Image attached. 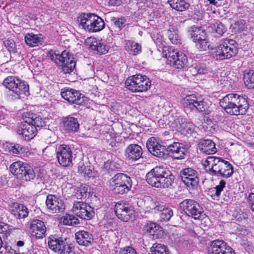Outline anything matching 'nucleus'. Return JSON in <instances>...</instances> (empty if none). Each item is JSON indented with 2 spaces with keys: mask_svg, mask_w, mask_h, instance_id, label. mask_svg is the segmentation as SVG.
<instances>
[{
  "mask_svg": "<svg viewBox=\"0 0 254 254\" xmlns=\"http://www.w3.org/2000/svg\"><path fill=\"white\" fill-rule=\"evenodd\" d=\"M144 230L152 235L154 239L161 238L163 235L162 228L155 223H148L144 226Z\"/></svg>",
  "mask_w": 254,
  "mask_h": 254,
  "instance_id": "nucleus-28",
  "label": "nucleus"
},
{
  "mask_svg": "<svg viewBox=\"0 0 254 254\" xmlns=\"http://www.w3.org/2000/svg\"><path fill=\"white\" fill-rule=\"evenodd\" d=\"M199 149L206 154H212L217 151L215 144L209 139L203 140L200 144Z\"/></svg>",
  "mask_w": 254,
  "mask_h": 254,
  "instance_id": "nucleus-32",
  "label": "nucleus"
},
{
  "mask_svg": "<svg viewBox=\"0 0 254 254\" xmlns=\"http://www.w3.org/2000/svg\"><path fill=\"white\" fill-rule=\"evenodd\" d=\"M27 120L32 125V126L36 127L37 130L46 126V123L42 118L36 115H31V117H28Z\"/></svg>",
  "mask_w": 254,
  "mask_h": 254,
  "instance_id": "nucleus-43",
  "label": "nucleus"
},
{
  "mask_svg": "<svg viewBox=\"0 0 254 254\" xmlns=\"http://www.w3.org/2000/svg\"><path fill=\"white\" fill-rule=\"evenodd\" d=\"M209 254H235L234 251L227 243L222 240H215L211 242Z\"/></svg>",
  "mask_w": 254,
  "mask_h": 254,
  "instance_id": "nucleus-17",
  "label": "nucleus"
},
{
  "mask_svg": "<svg viewBox=\"0 0 254 254\" xmlns=\"http://www.w3.org/2000/svg\"><path fill=\"white\" fill-rule=\"evenodd\" d=\"M236 42L230 39L221 40L215 48V57L217 60L229 59L237 53Z\"/></svg>",
  "mask_w": 254,
  "mask_h": 254,
  "instance_id": "nucleus-5",
  "label": "nucleus"
},
{
  "mask_svg": "<svg viewBox=\"0 0 254 254\" xmlns=\"http://www.w3.org/2000/svg\"><path fill=\"white\" fill-rule=\"evenodd\" d=\"M120 254H137L135 249L130 247H127L120 252Z\"/></svg>",
  "mask_w": 254,
  "mask_h": 254,
  "instance_id": "nucleus-56",
  "label": "nucleus"
},
{
  "mask_svg": "<svg viewBox=\"0 0 254 254\" xmlns=\"http://www.w3.org/2000/svg\"><path fill=\"white\" fill-rule=\"evenodd\" d=\"M168 35L170 40L173 44H178L180 43V39L177 31L174 30H171L169 29L168 30Z\"/></svg>",
  "mask_w": 254,
  "mask_h": 254,
  "instance_id": "nucleus-52",
  "label": "nucleus"
},
{
  "mask_svg": "<svg viewBox=\"0 0 254 254\" xmlns=\"http://www.w3.org/2000/svg\"><path fill=\"white\" fill-rule=\"evenodd\" d=\"M93 21H92L89 32H98L102 30L104 28L105 22L100 17L95 14Z\"/></svg>",
  "mask_w": 254,
  "mask_h": 254,
  "instance_id": "nucleus-36",
  "label": "nucleus"
},
{
  "mask_svg": "<svg viewBox=\"0 0 254 254\" xmlns=\"http://www.w3.org/2000/svg\"><path fill=\"white\" fill-rule=\"evenodd\" d=\"M48 244L50 249L60 254H67L73 249L71 244H68L67 239L51 236L48 239Z\"/></svg>",
  "mask_w": 254,
  "mask_h": 254,
  "instance_id": "nucleus-11",
  "label": "nucleus"
},
{
  "mask_svg": "<svg viewBox=\"0 0 254 254\" xmlns=\"http://www.w3.org/2000/svg\"><path fill=\"white\" fill-rule=\"evenodd\" d=\"M115 212L120 220L127 222L133 217L134 210L132 206L125 201H119L115 206Z\"/></svg>",
  "mask_w": 254,
  "mask_h": 254,
  "instance_id": "nucleus-12",
  "label": "nucleus"
},
{
  "mask_svg": "<svg viewBox=\"0 0 254 254\" xmlns=\"http://www.w3.org/2000/svg\"><path fill=\"white\" fill-rule=\"evenodd\" d=\"M226 185V182L224 180H221L219 185L211 189V192H214L215 196L219 197L221 191L223 190Z\"/></svg>",
  "mask_w": 254,
  "mask_h": 254,
  "instance_id": "nucleus-53",
  "label": "nucleus"
},
{
  "mask_svg": "<svg viewBox=\"0 0 254 254\" xmlns=\"http://www.w3.org/2000/svg\"><path fill=\"white\" fill-rule=\"evenodd\" d=\"M146 147L153 155L159 158L169 155L175 159H182L186 154V148L183 144L174 142L166 146L161 145L154 137H151L147 140Z\"/></svg>",
  "mask_w": 254,
  "mask_h": 254,
  "instance_id": "nucleus-1",
  "label": "nucleus"
},
{
  "mask_svg": "<svg viewBox=\"0 0 254 254\" xmlns=\"http://www.w3.org/2000/svg\"><path fill=\"white\" fill-rule=\"evenodd\" d=\"M219 104L230 115H244L249 109L245 98L236 94H229L220 100Z\"/></svg>",
  "mask_w": 254,
  "mask_h": 254,
  "instance_id": "nucleus-2",
  "label": "nucleus"
},
{
  "mask_svg": "<svg viewBox=\"0 0 254 254\" xmlns=\"http://www.w3.org/2000/svg\"><path fill=\"white\" fill-rule=\"evenodd\" d=\"M174 177L164 169L161 178H159L157 188L167 189L170 188L173 184Z\"/></svg>",
  "mask_w": 254,
  "mask_h": 254,
  "instance_id": "nucleus-27",
  "label": "nucleus"
},
{
  "mask_svg": "<svg viewBox=\"0 0 254 254\" xmlns=\"http://www.w3.org/2000/svg\"><path fill=\"white\" fill-rule=\"evenodd\" d=\"M197 42L198 49L200 51H205L209 47L208 42L206 38H203V39L198 41Z\"/></svg>",
  "mask_w": 254,
  "mask_h": 254,
  "instance_id": "nucleus-55",
  "label": "nucleus"
},
{
  "mask_svg": "<svg viewBox=\"0 0 254 254\" xmlns=\"http://www.w3.org/2000/svg\"><path fill=\"white\" fill-rule=\"evenodd\" d=\"M131 187L130 177L123 173H118L109 181V188L115 193H127Z\"/></svg>",
  "mask_w": 254,
  "mask_h": 254,
  "instance_id": "nucleus-8",
  "label": "nucleus"
},
{
  "mask_svg": "<svg viewBox=\"0 0 254 254\" xmlns=\"http://www.w3.org/2000/svg\"><path fill=\"white\" fill-rule=\"evenodd\" d=\"M9 150L13 154H19L21 151V148L18 145H10L9 146Z\"/></svg>",
  "mask_w": 254,
  "mask_h": 254,
  "instance_id": "nucleus-58",
  "label": "nucleus"
},
{
  "mask_svg": "<svg viewBox=\"0 0 254 254\" xmlns=\"http://www.w3.org/2000/svg\"><path fill=\"white\" fill-rule=\"evenodd\" d=\"M108 3L111 5H120L122 3V0H108Z\"/></svg>",
  "mask_w": 254,
  "mask_h": 254,
  "instance_id": "nucleus-59",
  "label": "nucleus"
},
{
  "mask_svg": "<svg viewBox=\"0 0 254 254\" xmlns=\"http://www.w3.org/2000/svg\"><path fill=\"white\" fill-rule=\"evenodd\" d=\"M2 245H3V242H2V241L1 239V237H0V249L2 247Z\"/></svg>",
  "mask_w": 254,
  "mask_h": 254,
  "instance_id": "nucleus-63",
  "label": "nucleus"
},
{
  "mask_svg": "<svg viewBox=\"0 0 254 254\" xmlns=\"http://www.w3.org/2000/svg\"><path fill=\"white\" fill-rule=\"evenodd\" d=\"M190 35L193 41L195 42L203 39V38L206 37L205 31L197 27L191 28Z\"/></svg>",
  "mask_w": 254,
  "mask_h": 254,
  "instance_id": "nucleus-39",
  "label": "nucleus"
},
{
  "mask_svg": "<svg viewBox=\"0 0 254 254\" xmlns=\"http://www.w3.org/2000/svg\"><path fill=\"white\" fill-rule=\"evenodd\" d=\"M248 202L251 210L254 212V193L252 192L249 194L248 198Z\"/></svg>",
  "mask_w": 254,
  "mask_h": 254,
  "instance_id": "nucleus-57",
  "label": "nucleus"
},
{
  "mask_svg": "<svg viewBox=\"0 0 254 254\" xmlns=\"http://www.w3.org/2000/svg\"><path fill=\"white\" fill-rule=\"evenodd\" d=\"M2 84L13 94L12 95L14 97L13 99H19L21 94H29L28 85L16 76H7L3 81Z\"/></svg>",
  "mask_w": 254,
  "mask_h": 254,
  "instance_id": "nucleus-7",
  "label": "nucleus"
},
{
  "mask_svg": "<svg viewBox=\"0 0 254 254\" xmlns=\"http://www.w3.org/2000/svg\"><path fill=\"white\" fill-rule=\"evenodd\" d=\"M152 254H170L167 246L158 243L154 244L150 248Z\"/></svg>",
  "mask_w": 254,
  "mask_h": 254,
  "instance_id": "nucleus-45",
  "label": "nucleus"
},
{
  "mask_svg": "<svg viewBox=\"0 0 254 254\" xmlns=\"http://www.w3.org/2000/svg\"><path fill=\"white\" fill-rule=\"evenodd\" d=\"M75 238L79 245L88 246L93 241L92 236L88 232L80 231L75 233Z\"/></svg>",
  "mask_w": 254,
  "mask_h": 254,
  "instance_id": "nucleus-29",
  "label": "nucleus"
},
{
  "mask_svg": "<svg viewBox=\"0 0 254 254\" xmlns=\"http://www.w3.org/2000/svg\"><path fill=\"white\" fill-rule=\"evenodd\" d=\"M72 151L69 146L60 145L57 150V157L59 164L63 167H68L72 163Z\"/></svg>",
  "mask_w": 254,
  "mask_h": 254,
  "instance_id": "nucleus-14",
  "label": "nucleus"
},
{
  "mask_svg": "<svg viewBox=\"0 0 254 254\" xmlns=\"http://www.w3.org/2000/svg\"><path fill=\"white\" fill-rule=\"evenodd\" d=\"M30 229L32 235L39 239L42 238L46 231L44 223L38 219H34L31 221Z\"/></svg>",
  "mask_w": 254,
  "mask_h": 254,
  "instance_id": "nucleus-26",
  "label": "nucleus"
},
{
  "mask_svg": "<svg viewBox=\"0 0 254 254\" xmlns=\"http://www.w3.org/2000/svg\"><path fill=\"white\" fill-rule=\"evenodd\" d=\"M47 57L53 61L59 67H61L64 73L71 72L75 66L74 58L70 53L64 51L61 54L56 53L54 51H50Z\"/></svg>",
  "mask_w": 254,
  "mask_h": 254,
  "instance_id": "nucleus-4",
  "label": "nucleus"
},
{
  "mask_svg": "<svg viewBox=\"0 0 254 254\" xmlns=\"http://www.w3.org/2000/svg\"><path fill=\"white\" fill-rule=\"evenodd\" d=\"M205 163L208 166L212 175L228 178L233 173L232 165L227 161L220 158L209 156L207 158Z\"/></svg>",
  "mask_w": 254,
  "mask_h": 254,
  "instance_id": "nucleus-3",
  "label": "nucleus"
},
{
  "mask_svg": "<svg viewBox=\"0 0 254 254\" xmlns=\"http://www.w3.org/2000/svg\"><path fill=\"white\" fill-rule=\"evenodd\" d=\"M172 127L182 134H187L194 131V126L192 122L182 117H179L172 123Z\"/></svg>",
  "mask_w": 254,
  "mask_h": 254,
  "instance_id": "nucleus-16",
  "label": "nucleus"
},
{
  "mask_svg": "<svg viewBox=\"0 0 254 254\" xmlns=\"http://www.w3.org/2000/svg\"><path fill=\"white\" fill-rule=\"evenodd\" d=\"M190 70L193 75L197 74H205L208 72V69L204 64L198 63L192 65Z\"/></svg>",
  "mask_w": 254,
  "mask_h": 254,
  "instance_id": "nucleus-46",
  "label": "nucleus"
},
{
  "mask_svg": "<svg viewBox=\"0 0 254 254\" xmlns=\"http://www.w3.org/2000/svg\"><path fill=\"white\" fill-rule=\"evenodd\" d=\"M88 187L87 186H81L77 190L76 193V196L78 199H84L86 198L88 194Z\"/></svg>",
  "mask_w": 254,
  "mask_h": 254,
  "instance_id": "nucleus-50",
  "label": "nucleus"
},
{
  "mask_svg": "<svg viewBox=\"0 0 254 254\" xmlns=\"http://www.w3.org/2000/svg\"><path fill=\"white\" fill-rule=\"evenodd\" d=\"M111 21L113 24V25L118 28V31H120L125 27L126 22V19L124 17H112L111 18Z\"/></svg>",
  "mask_w": 254,
  "mask_h": 254,
  "instance_id": "nucleus-48",
  "label": "nucleus"
},
{
  "mask_svg": "<svg viewBox=\"0 0 254 254\" xmlns=\"http://www.w3.org/2000/svg\"><path fill=\"white\" fill-rule=\"evenodd\" d=\"M164 55L167 59L168 62L170 64L172 63V62L175 60V59L177 57L179 52L172 48H165L164 50Z\"/></svg>",
  "mask_w": 254,
  "mask_h": 254,
  "instance_id": "nucleus-47",
  "label": "nucleus"
},
{
  "mask_svg": "<svg viewBox=\"0 0 254 254\" xmlns=\"http://www.w3.org/2000/svg\"><path fill=\"white\" fill-rule=\"evenodd\" d=\"M180 206L188 216L194 219H201L203 216L202 207L193 199L184 200L180 203Z\"/></svg>",
  "mask_w": 254,
  "mask_h": 254,
  "instance_id": "nucleus-10",
  "label": "nucleus"
},
{
  "mask_svg": "<svg viewBox=\"0 0 254 254\" xmlns=\"http://www.w3.org/2000/svg\"><path fill=\"white\" fill-rule=\"evenodd\" d=\"M210 4H213L216 6L222 5V0H207Z\"/></svg>",
  "mask_w": 254,
  "mask_h": 254,
  "instance_id": "nucleus-60",
  "label": "nucleus"
},
{
  "mask_svg": "<svg viewBox=\"0 0 254 254\" xmlns=\"http://www.w3.org/2000/svg\"><path fill=\"white\" fill-rule=\"evenodd\" d=\"M94 15L93 13H84L78 17L79 25L82 26L83 28L87 31H90Z\"/></svg>",
  "mask_w": 254,
  "mask_h": 254,
  "instance_id": "nucleus-31",
  "label": "nucleus"
},
{
  "mask_svg": "<svg viewBox=\"0 0 254 254\" xmlns=\"http://www.w3.org/2000/svg\"><path fill=\"white\" fill-rule=\"evenodd\" d=\"M188 61L187 56L181 53L178 54L177 57L170 64L175 66L178 68H182L188 65Z\"/></svg>",
  "mask_w": 254,
  "mask_h": 254,
  "instance_id": "nucleus-38",
  "label": "nucleus"
},
{
  "mask_svg": "<svg viewBox=\"0 0 254 254\" xmlns=\"http://www.w3.org/2000/svg\"><path fill=\"white\" fill-rule=\"evenodd\" d=\"M37 132L36 127L32 126L29 121L26 120L25 123L17 129V132L21 135L25 140H30L35 136Z\"/></svg>",
  "mask_w": 254,
  "mask_h": 254,
  "instance_id": "nucleus-23",
  "label": "nucleus"
},
{
  "mask_svg": "<svg viewBox=\"0 0 254 254\" xmlns=\"http://www.w3.org/2000/svg\"><path fill=\"white\" fill-rule=\"evenodd\" d=\"M208 29L216 37H221L227 30L224 25L219 21H216L211 23Z\"/></svg>",
  "mask_w": 254,
  "mask_h": 254,
  "instance_id": "nucleus-30",
  "label": "nucleus"
},
{
  "mask_svg": "<svg viewBox=\"0 0 254 254\" xmlns=\"http://www.w3.org/2000/svg\"><path fill=\"white\" fill-rule=\"evenodd\" d=\"M3 0H0V2L1 1V2H3Z\"/></svg>",
  "mask_w": 254,
  "mask_h": 254,
  "instance_id": "nucleus-64",
  "label": "nucleus"
},
{
  "mask_svg": "<svg viewBox=\"0 0 254 254\" xmlns=\"http://www.w3.org/2000/svg\"><path fill=\"white\" fill-rule=\"evenodd\" d=\"M46 204L47 208L53 213L63 212L65 209L64 203L62 200L54 195L49 194L47 195Z\"/></svg>",
  "mask_w": 254,
  "mask_h": 254,
  "instance_id": "nucleus-20",
  "label": "nucleus"
},
{
  "mask_svg": "<svg viewBox=\"0 0 254 254\" xmlns=\"http://www.w3.org/2000/svg\"><path fill=\"white\" fill-rule=\"evenodd\" d=\"M24 242L22 241H18L16 243V246L18 247H22L24 246Z\"/></svg>",
  "mask_w": 254,
  "mask_h": 254,
  "instance_id": "nucleus-62",
  "label": "nucleus"
},
{
  "mask_svg": "<svg viewBox=\"0 0 254 254\" xmlns=\"http://www.w3.org/2000/svg\"><path fill=\"white\" fill-rule=\"evenodd\" d=\"M7 229V226L3 223L0 222V233H2L6 231Z\"/></svg>",
  "mask_w": 254,
  "mask_h": 254,
  "instance_id": "nucleus-61",
  "label": "nucleus"
},
{
  "mask_svg": "<svg viewBox=\"0 0 254 254\" xmlns=\"http://www.w3.org/2000/svg\"><path fill=\"white\" fill-rule=\"evenodd\" d=\"M142 201L144 202L145 206L146 208L150 209H154L156 210V207L157 206L159 202H157L156 200H153V198L150 196H146L144 198V200Z\"/></svg>",
  "mask_w": 254,
  "mask_h": 254,
  "instance_id": "nucleus-51",
  "label": "nucleus"
},
{
  "mask_svg": "<svg viewBox=\"0 0 254 254\" xmlns=\"http://www.w3.org/2000/svg\"><path fill=\"white\" fill-rule=\"evenodd\" d=\"M71 210L74 214L84 219L89 220L94 215L93 208L82 201L74 202Z\"/></svg>",
  "mask_w": 254,
  "mask_h": 254,
  "instance_id": "nucleus-13",
  "label": "nucleus"
},
{
  "mask_svg": "<svg viewBox=\"0 0 254 254\" xmlns=\"http://www.w3.org/2000/svg\"><path fill=\"white\" fill-rule=\"evenodd\" d=\"M185 108L191 110H196L203 114L208 115L211 112V102L207 99H202L194 95L187 96L183 100Z\"/></svg>",
  "mask_w": 254,
  "mask_h": 254,
  "instance_id": "nucleus-6",
  "label": "nucleus"
},
{
  "mask_svg": "<svg viewBox=\"0 0 254 254\" xmlns=\"http://www.w3.org/2000/svg\"><path fill=\"white\" fill-rule=\"evenodd\" d=\"M125 86L132 92H142L150 88L151 81L146 76L138 74L128 77L125 81Z\"/></svg>",
  "mask_w": 254,
  "mask_h": 254,
  "instance_id": "nucleus-9",
  "label": "nucleus"
},
{
  "mask_svg": "<svg viewBox=\"0 0 254 254\" xmlns=\"http://www.w3.org/2000/svg\"><path fill=\"white\" fill-rule=\"evenodd\" d=\"M63 223L64 225H74L79 223V219L71 214H66L63 217Z\"/></svg>",
  "mask_w": 254,
  "mask_h": 254,
  "instance_id": "nucleus-49",
  "label": "nucleus"
},
{
  "mask_svg": "<svg viewBox=\"0 0 254 254\" xmlns=\"http://www.w3.org/2000/svg\"><path fill=\"white\" fill-rule=\"evenodd\" d=\"M9 211L16 219L25 218L28 216L29 211L23 204L13 202L8 205Z\"/></svg>",
  "mask_w": 254,
  "mask_h": 254,
  "instance_id": "nucleus-22",
  "label": "nucleus"
},
{
  "mask_svg": "<svg viewBox=\"0 0 254 254\" xmlns=\"http://www.w3.org/2000/svg\"><path fill=\"white\" fill-rule=\"evenodd\" d=\"M168 2L172 8L179 11H184L190 6L186 0H168Z\"/></svg>",
  "mask_w": 254,
  "mask_h": 254,
  "instance_id": "nucleus-35",
  "label": "nucleus"
},
{
  "mask_svg": "<svg viewBox=\"0 0 254 254\" xmlns=\"http://www.w3.org/2000/svg\"><path fill=\"white\" fill-rule=\"evenodd\" d=\"M78 172L82 174L85 177H86L89 178L94 177L93 167L88 165H85L82 162H80L78 164Z\"/></svg>",
  "mask_w": 254,
  "mask_h": 254,
  "instance_id": "nucleus-37",
  "label": "nucleus"
},
{
  "mask_svg": "<svg viewBox=\"0 0 254 254\" xmlns=\"http://www.w3.org/2000/svg\"><path fill=\"white\" fill-rule=\"evenodd\" d=\"M61 127L66 133H74L79 130V124L77 118L68 116L63 119Z\"/></svg>",
  "mask_w": 254,
  "mask_h": 254,
  "instance_id": "nucleus-21",
  "label": "nucleus"
},
{
  "mask_svg": "<svg viewBox=\"0 0 254 254\" xmlns=\"http://www.w3.org/2000/svg\"><path fill=\"white\" fill-rule=\"evenodd\" d=\"M22 170L18 178L19 179L25 181H30L35 178V173L30 166L25 163Z\"/></svg>",
  "mask_w": 254,
  "mask_h": 254,
  "instance_id": "nucleus-33",
  "label": "nucleus"
},
{
  "mask_svg": "<svg viewBox=\"0 0 254 254\" xmlns=\"http://www.w3.org/2000/svg\"><path fill=\"white\" fill-rule=\"evenodd\" d=\"M180 177L184 183L190 189L197 187L199 181L197 172L190 168L183 169L180 172Z\"/></svg>",
  "mask_w": 254,
  "mask_h": 254,
  "instance_id": "nucleus-15",
  "label": "nucleus"
},
{
  "mask_svg": "<svg viewBox=\"0 0 254 254\" xmlns=\"http://www.w3.org/2000/svg\"><path fill=\"white\" fill-rule=\"evenodd\" d=\"M4 44L7 50L10 52H13L14 53H17V50L15 48V43H14V41L12 40H6L4 42Z\"/></svg>",
  "mask_w": 254,
  "mask_h": 254,
  "instance_id": "nucleus-54",
  "label": "nucleus"
},
{
  "mask_svg": "<svg viewBox=\"0 0 254 254\" xmlns=\"http://www.w3.org/2000/svg\"><path fill=\"white\" fill-rule=\"evenodd\" d=\"M61 95L69 102L77 105H82L85 98V97L78 91L71 88L62 89Z\"/></svg>",
  "mask_w": 254,
  "mask_h": 254,
  "instance_id": "nucleus-18",
  "label": "nucleus"
},
{
  "mask_svg": "<svg viewBox=\"0 0 254 254\" xmlns=\"http://www.w3.org/2000/svg\"><path fill=\"white\" fill-rule=\"evenodd\" d=\"M245 85L249 89H254V71L253 70H246L244 75Z\"/></svg>",
  "mask_w": 254,
  "mask_h": 254,
  "instance_id": "nucleus-41",
  "label": "nucleus"
},
{
  "mask_svg": "<svg viewBox=\"0 0 254 254\" xmlns=\"http://www.w3.org/2000/svg\"><path fill=\"white\" fill-rule=\"evenodd\" d=\"M126 49L129 54L135 56L141 52V46L134 41H128L126 43Z\"/></svg>",
  "mask_w": 254,
  "mask_h": 254,
  "instance_id": "nucleus-40",
  "label": "nucleus"
},
{
  "mask_svg": "<svg viewBox=\"0 0 254 254\" xmlns=\"http://www.w3.org/2000/svg\"><path fill=\"white\" fill-rule=\"evenodd\" d=\"M25 163L21 161H16L12 163L9 166L10 172L18 179L21 173Z\"/></svg>",
  "mask_w": 254,
  "mask_h": 254,
  "instance_id": "nucleus-44",
  "label": "nucleus"
},
{
  "mask_svg": "<svg viewBox=\"0 0 254 254\" xmlns=\"http://www.w3.org/2000/svg\"><path fill=\"white\" fill-rule=\"evenodd\" d=\"M85 45L87 48L96 51L100 55L106 54L109 49V47L104 42L94 37L87 38L85 41Z\"/></svg>",
  "mask_w": 254,
  "mask_h": 254,
  "instance_id": "nucleus-19",
  "label": "nucleus"
},
{
  "mask_svg": "<svg viewBox=\"0 0 254 254\" xmlns=\"http://www.w3.org/2000/svg\"><path fill=\"white\" fill-rule=\"evenodd\" d=\"M164 169L163 167L157 166L151 169L146 175V180L147 183L156 188L159 178L164 172Z\"/></svg>",
  "mask_w": 254,
  "mask_h": 254,
  "instance_id": "nucleus-24",
  "label": "nucleus"
},
{
  "mask_svg": "<svg viewBox=\"0 0 254 254\" xmlns=\"http://www.w3.org/2000/svg\"><path fill=\"white\" fill-rule=\"evenodd\" d=\"M156 210L161 211L160 217L165 221H169L173 215L172 209L166 207L163 204L158 203L156 207Z\"/></svg>",
  "mask_w": 254,
  "mask_h": 254,
  "instance_id": "nucleus-34",
  "label": "nucleus"
},
{
  "mask_svg": "<svg viewBox=\"0 0 254 254\" xmlns=\"http://www.w3.org/2000/svg\"><path fill=\"white\" fill-rule=\"evenodd\" d=\"M142 148L136 144L129 145L125 150V155L129 160L136 161L140 159L142 155Z\"/></svg>",
  "mask_w": 254,
  "mask_h": 254,
  "instance_id": "nucleus-25",
  "label": "nucleus"
},
{
  "mask_svg": "<svg viewBox=\"0 0 254 254\" xmlns=\"http://www.w3.org/2000/svg\"><path fill=\"white\" fill-rule=\"evenodd\" d=\"M25 41L27 45L31 47H35L41 44V38L37 35L27 34L25 37Z\"/></svg>",
  "mask_w": 254,
  "mask_h": 254,
  "instance_id": "nucleus-42",
  "label": "nucleus"
}]
</instances>
